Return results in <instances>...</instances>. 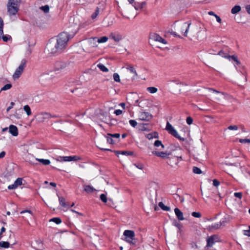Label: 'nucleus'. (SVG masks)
Here are the masks:
<instances>
[{"label":"nucleus","instance_id":"obj_1","mask_svg":"<svg viewBox=\"0 0 250 250\" xmlns=\"http://www.w3.org/2000/svg\"><path fill=\"white\" fill-rule=\"evenodd\" d=\"M71 38L67 32H62L58 36L56 43L54 45L51 44L47 45V48L50 53L56 55L62 52L65 48L67 42Z\"/></svg>","mask_w":250,"mask_h":250},{"label":"nucleus","instance_id":"obj_2","mask_svg":"<svg viewBox=\"0 0 250 250\" xmlns=\"http://www.w3.org/2000/svg\"><path fill=\"white\" fill-rule=\"evenodd\" d=\"M21 0H8L7 4V12L9 16H14L19 11Z\"/></svg>","mask_w":250,"mask_h":250},{"label":"nucleus","instance_id":"obj_3","mask_svg":"<svg viewBox=\"0 0 250 250\" xmlns=\"http://www.w3.org/2000/svg\"><path fill=\"white\" fill-rule=\"evenodd\" d=\"M67 67L66 63H51L50 66V73H55L56 74L63 72Z\"/></svg>","mask_w":250,"mask_h":250},{"label":"nucleus","instance_id":"obj_4","mask_svg":"<svg viewBox=\"0 0 250 250\" xmlns=\"http://www.w3.org/2000/svg\"><path fill=\"white\" fill-rule=\"evenodd\" d=\"M52 73L44 74L40 77V81L43 84L52 85L56 83L52 77Z\"/></svg>","mask_w":250,"mask_h":250},{"label":"nucleus","instance_id":"obj_5","mask_svg":"<svg viewBox=\"0 0 250 250\" xmlns=\"http://www.w3.org/2000/svg\"><path fill=\"white\" fill-rule=\"evenodd\" d=\"M106 139L107 142L109 144H113L114 141L111 137H110L107 135V136H104V138L99 140L97 142V146L101 150L104 151H111L110 149L104 148V145L102 144V142L105 141V139Z\"/></svg>","mask_w":250,"mask_h":250},{"label":"nucleus","instance_id":"obj_6","mask_svg":"<svg viewBox=\"0 0 250 250\" xmlns=\"http://www.w3.org/2000/svg\"><path fill=\"white\" fill-rule=\"evenodd\" d=\"M218 54L223 58H227L229 62L233 61L237 63L240 62L238 60L237 56L235 55H230L224 50H222L218 52Z\"/></svg>","mask_w":250,"mask_h":250},{"label":"nucleus","instance_id":"obj_7","mask_svg":"<svg viewBox=\"0 0 250 250\" xmlns=\"http://www.w3.org/2000/svg\"><path fill=\"white\" fill-rule=\"evenodd\" d=\"M208 90L212 91L216 94L213 96V99L215 101H220L223 96L226 98H227L228 97H231V96H229L227 93L217 91L213 88H209Z\"/></svg>","mask_w":250,"mask_h":250},{"label":"nucleus","instance_id":"obj_8","mask_svg":"<svg viewBox=\"0 0 250 250\" xmlns=\"http://www.w3.org/2000/svg\"><path fill=\"white\" fill-rule=\"evenodd\" d=\"M166 129L170 134L174 136L175 138L178 139L180 140L184 141V138L181 137L178 135L177 131L173 128V127L169 124V122H167Z\"/></svg>","mask_w":250,"mask_h":250},{"label":"nucleus","instance_id":"obj_9","mask_svg":"<svg viewBox=\"0 0 250 250\" xmlns=\"http://www.w3.org/2000/svg\"><path fill=\"white\" fill-rule=\"evenodd\" d=\"M179 159H180L181 160L182 159L181 156H169V157L167 159V163L168 165H170L171 167H174L177 165Z\"/></svg>","mask_w":250,"mask_h":250},{"label":"nucleus","instance_id":"obj_10","mask_svg":"<svg viewBox=\"0 0 250 250\" xmlns=\"http://www.w3.org/2000/svg\"><path fill=\"white\" fill-rule=\"evenodd\" d=\"M124 235L125 236V240L126 242L134 244L132 240L134 239L135 233L132 230H125L124 232Z\"/></svg>","mask_w":250,"mask_h":250},{"label":"nucleus","instance_id":"obj_11","mask_svg":"<svg viewBox=\"0 0 250 250\" xmlns=\"http://www.w3.org/2000/svg\"><path fill=\"white\" fill-rule=\"evenodd\" d=\"M26 66V63H21L20 66L16 69L14 74L13 75L14 80L18 79L23 71Z\"/></svg>","mask_w":250,"mask_h":250},{"label":"nucleus","instance_id":"obj_12","mask_svg":"<svg viewBox=\"0 0 250 250\" xmlns=\"http://www.w3.org/2000/svg\"><path fill=\"white\" fill-rule=\"evenodd\" d=\"M191 24V21L184 22L181 26V32L183 33L184 37H187L189 27Z\"/></svg>","mask_w":250,"mask_h":250},{"label":"nucleus","instance_id":"obj_13","mask_svg":"<svg viewBox=\"0 0 250 250\" xmlns=\"http://www.w3.org/2000/svg\"><path fill=\"white\" fill-rule=\"evenodd\" d=\"M207 241V246L208 247H211L215 242L219 241V237L217 235H213L209 237Z\"/></svg>","mask_w":250,"mask_h":250},{"label":"nucleus","instance_id":"obj_14","mask_svg":"<svg viewBox=\"0 0 250 250\" xmlns=\"http://www.w3.org/2000/svg\"><path fill=\"white\" fill-rule=\"evenodd\" d=\"M152 117V115L147 112H141L139 114V120L149 121Z\"/></svg>","mask_w":250,"mask_h":250},{"label":"nucleus","instance_id":"obj_15","mask_svg":"<svg viewBox=\"0 0 250 250\" xmlns=\"http://www.w3.org/2000/svg\"><path fill=\"white\" fill-rule=\"evenodd\" d=\"M234 66H235L236 69L238 71L240 72L243 75H245V82H246L247 81V78L246 76V75L247 74V72H246V68H245V66L242 65V63H235Z\"/></svg>","mask_w":250,"mask_h":250},{"label":"nucleus","instance_id":"obj_16","mask_svg":"<svg viewBox=\"0 0 250 250\" xmlns=\"http://www.w3.org/2000/svg\"><path fill=\"white\" fill-rule=\"evenodd\" d=\"M152 154L155 155L156 156L161 157L163 159H168L169 156L170 154L167 153L166 152H159L156 151H152Z\"/></svg>","mask_w":250,"mask_h":250},{"label":"nucleus","instance_id":"obj_17","mask_svg":"<svg viewBox=\"0 0 250 250\" xmlns=\"http://www.w3.org/2000/svg\"><path fill=\"white\" fill-rule=\"evenodd\" d=\"M108 40V38L106 36H103L100 38H98L97 37L90 38L89 39V41L92 42H96L98 43H104L106 42Z\"/></svg>","mask_w":250,"mask_h":250},{"label":"nucleus","instance_id":"obj_18","mask_svg":"<svg viewBox=\"0 0 250 250\" xmlns=\"http://www.w3.org/2000/svg\"><path fill=\"white\" fill-rule=\"evenodd\" d=\"M51 118V114L47 112H42L39 115V119L42 122H45Z\"/></svg>","mask_w":250,"mask_h":250},{"label":"nucleus","instance_id":"obj_19","mask_svg":"<svg viewBox=\"0 0 250 250\" xmlns=\"http://www.w3.org/2000/svg\"><path fill=\"white\" fill-rule=\"evenodd\" d=\"M152 38L155 41L159 42L161 43H163V44H167V42L163 39L162 37H161L159 35L157 34H154Z\"/></svg>","mask_w":250,"mask_h":250},{"label":"nucleus","instance_id":"obj_20","mask_svg":"<svg viewBox=\"0 0 250 250\" xmlns=\"http://www.w3.org/2000/svg\"><path fill=\"white\" fill-rule=\"evenodd\" d=\"M174 212L177 219L180 221L184 220L183 212L177 208L174 209Z\"/></svg>","mask_w":250,"mask_h":250},{"label":"nucleus","instance_id":"obj_21","mask_svg":"<svg viewBox=\"0 0 250 250\" xmlns=\"http://www.w3.org/2000/svg\"><path fill=\"white\" fill-rule=\"evenodd\" d=\"M9 132L14 136H17L18 135V129L16 126L10 125L9 126Z\"/></svg>","mask_w":250,"mask_h":250},{"label":"nucleus","instance_id":"obj_22","mask_svg":"<svg viewBox=\"0 0 250 250\" xmlns=\"http://www.w3.org/2000/svg\"><path fill=\"white\" fill-rule=\"evenodd\" d=\"M114 152L117 156H118L119 154H121L126 156L132 155L133 154V151H114Z\"/></svg>","mask_w":250,"mask_h":250},{"label":"nucleus","instance_id":"obj_23","mask_svg":"<svg viewBox=\"0 0 250 250\" xmlns=\"http://www.w3.org/2000/svg\"><path fill=\"white\" fill-rule=\"evenodd\" d=\"M84 190L88 193H90L95 191L96 189L89 185L84 186Z\"/></svg>","mask_w":250,"mask_h":250},{"label":"nucleus","instance_id":"obj_24","mask_svg":"<svg viewBox=\"0 0 250 250\" xmlns=\"http://www.w3.org/2000/svg\"><path fill=\"white\" fill-rule=\"evenodd\" d=\"M241 9V6L239 5H235L231 10L232 14H235L238 13Z\"/></svg>","mask_w":250,"mask_h":250},{"label":"nucleus","instance_id":"obj_25","mask_svg":"<svg viewBox=\"0 0 250 250\" xmlns=\"http://www.w3.org/2000/svg\"><path fill=\"white\" fill-rule=\"evenodd\" d=\"M59 200L60 204L62 207H67L68 206V205H67L65 203V200L64 198H63V197H59Z\"/></svg>","mask_w":250,"mask_h":250},{"label":"nucleus","instance_id":"obj_26","mask_svg":"<svg viewBox=\"0 0 250 250\" xmlns=\"http://www.w3.org/2000/svg\"><path fill=\"white\" fill-rule=\"evenodd\" d=\"M146 138L150 140L153 138H157L158 137V134L156 132H154L153 133H149L146 135Z\"/></svg>","mask_w":250,"mask_h":250},{"label":"nucleus","instance_id":"obj_27","mask_svg":"<svg viewBox=\"0 0 250 250\" xmlns=\"http://www.w3.org/2000/svg\"><path fill=\"white\" fill-rule=\"evenodd\" d=\"M222 223L220 222L219 223H216L211 226H209L208 227L210 230L217 229L220 227Z\"/></svg>","mask_w":250,"mask_h":250},{"label":"nucleus","instance_id":"obj_28","mask_svg":"<svg viewBox=\"0 0 250 250\" xmlns=\"http://www.w3.org/2000/svg\"><path fill=\"white\" fill-rule=\"evenodd\" d=\"M158 205L164 210L169 211L170 210V207L165 206L162 202H159Z\"/></svg>","mask_w":250,"mask_h":250},{"label":"nucleus","instance_id":"obj_29","mask_svg":"<svg viewBox=\"0 0 250 250\" xmlns=\"http://www.w3.org/2000/svg\"><path fill=\"white\" fill-rule=\"evenodd\" d=\"M36 160L45 166L49 165L50 163V161L47 159L36 158Z\"/></svg>","mask_w":250,"mask_h":250},{"label":"nucleus","instance_id":"obj_30","mask_svg":"<svg viewBox=\"0 0 250 250\" xmlns=\"http://www.w3.org/2000/svg\"><path fill=\"white\" fill-rule=\"evenodd\" d=\"M132 5L136 10H138L139 9H142V6L141 5V4L140 2H134L132 4Z\"/></svg>","mask_w":250,"mask_h":250},{"label":"nucleus","instance_id":"obj_31","mask_svg":"<svg viewBox=\"0 0 250 250\" xmlns=\"http://www.w3.org/2000/svg\"><path fill=\"white\" fill-rule=\"evenodd\" d=\"M1 39L4 42H7L9 40H12V37L9 35H2Z\"/></svg>","mask_w":250,"mask_h":250},{"label":"nucleus","instance_id":"obj_32","mask_svg":"<svg viewBox=\"0 0 250 250\" xmlns=\"http://www.w3.org/2000/svg\"><path fill=\"white\" fill-rule=\"evenodd\" d=\"M10 246V244L8 242L1 241L0 242V247L3 248H8Z\"/></svg>","mask_w":250,"mask_h":250},{"label":"nucleus","instance_id":"obj_33","mask_svg":"<svg viewBox=\"0 0 250 250\" xmlns=\"http://www.w3.org/2000/svg\"><path fill=\"white\" fill-rule=\"evenodd\" d=\"M147 90L150 93H155L157 92L158 89L155 87H148L147 88Z\"/></svg>","mask_w":250,"mask_h":250},{"label":"nucleus","instance_id":"obj_34","mask_svg":"<svg viewBox=\"0 0 250 250\" xmlns=\"http://www.w3.org/2000/svg\"><path fill=\"white\" fill-rule=\"evenodd\" d=\"M23 109L24 111L26 112L28 116H29L31 114V111L30 107L29 105H26L23 107Z\"/></svg>","mask_w":250,"mask_h":250},{"label":"nucleus","instance_id":"obj_35","mask_svg":"<svg viewBox=\"0 0 250 250\" xmlns=\"http://www.w3.org/2000/svg\"><path fill=\"white\" fill-rule=\"evenodd\" d=\"M97 66L103 72H107L108 69L103 64L99 63Z\"/></svg>","mask_w":250,"mask_h":250},{"label":"nucleus","instance_id":"obj_36","mask_svg":"<svg viewBox=\"0 0 250 250\" xmlns=\"http://www.w3.org/2000/svg\"><path fill=\"white\" fill-rule=\"evenodd\" d=\"M99 13V8L98 7H97L96 9L95 10V11L91 15V18L92 19H95L97 17V16L98 15Z\"/></svg>","mask_w":250,"mask_h":250},{"label":"nucleus","instance_id":"obj_37","mask_svg":"<svg viewBox=\"0 0 250 250\" xmlns=\"http://www.w3.org/2000/svg\"><path fill=\"white\" fill-rule=\"evenodd\" d=\"M154 145L155 146L159 147L161 146L162 148H164V146L162 144V142L160 140H156L155 141Z\"/></svg>","mask_w":250,"mask_h":250},{"label":"nucleus","instance_id":"obj_38","mask_svg":"<svg viewBox=\"0 0 250 250\" xmlns=\"http://www.w3.org/2000/svg\"><path fill=\"white\" fill-rule=\"evenodd\" d=\"M192 170L193 172L195 174H199L202 173V170L196 167H193Z\"/></svg>","mask_w":250,"mask_h":250},{"label":"nucleus","instance_id":"obj_39","mask_svg":"<svg viewBox=\"0 0 250 250\" xmlns=\"http://www.w3.org/2000/svg\"><path fill=\"white\" fill-rule=\"evenodd\" d=\"M118 192V190L116 188L112 187V189L109 191V193L112 196H114V194Z\"/></svg>","mask_w":250,"mask_h":250},{"label":"nucleus","instance_id":"obj_40","mask_svg":"<svg viewBox=\"0 0 250 250\" xmlns=\"http://www.w3.org/2000/svg\"><path fill=\"white\" fill-rule=\"evenodd\" d=\"M50 221H52L56 223L57 224H59L61 223L62 221L60 218L56 217L52 218L50 220Z\"/></svg>","mask_w":250,"mask_h":250},{"label":"nucleus","instance_id":"obj_41","mask_svg":"<svg viewBox=\"0 0 250 250\" xmlns=\"http://www.w3.org/2000/svg\"><path fill=\"white\" fill-rule=\"evenodd\" d=\"M41 9L44 12L48 13L49 11V7L48 5L42 6L41 7Z\"/></svg>","mask_w":250,"mask_h":250},{"label":"nucleus","instance_id":"obj_42","mask_svg":"<svg viewBox=\"0 0 250 250\" xmlns=\"http://www.w3.org/2000/svg\"><path fill=\"white\" fill-rule=\"evenodd\" d=\"M112 38L116 42H119L122 39V37L120 35L115 36L112 35Z\"/></svg>","mask_w":250,"mask_h":250},{"label":"nucleus","instance_id":"obj_43","mask_svg":"<svg viewBox=\"0 0 250 250\" xmlns=\"http://www.w3.org/2000/svg\"><path fill=\"white\" fill-rule=\"evenodd\" d=\"M15 184V186L17 187L18 186H20L22 185V179L21 178H18L14 182Z\"/></svg>","mask_w":250,"mask_h":250},{"label":"nucleus","instance_id":"obj_44","mask_svg":"<svg viewBox=\"0 0 250 250\" xmlns=\"http://www.w3.org/2000/svg\"><path fill=\"white\" fill-rule=\"evenodd\" d=\"M11 87L12 85L11 84H6L1 88L0 91L9 89L11 88Z\"/></svg>","mask_w":250,"mask_h":250},{"label":"nucleus","instance_id":"obj_45","mask_svg":"<svg viewBox=\"0 0 250 250\" xmlns=\"http://www.w3.org/2000/svg\"><path fill=\"white\" fill-rule=\"evenodd\" d=\"M113 79L114 81L116 82H120V76L118 75V74L115 73L113 74Z\"/></svg>","mask_w":250,"mask_h":250},{"label":"nucleus","instance_id":"obj_46","mask_svg":"<svg viewBox=\"0 0 250 250\" xmlns=\"http://www.w3.org/2000/svg\"><path fill=\"white\" fill-rule=\"evenodd\" d=\"M100 199L104 203H106L107 202V197L104 194H102L100 195Z\"/></svg>","mask_w":250,"mask_h":250},{"label":"nucleus","instance_id":"obj_47","mask_svg":"<svg viewBox=\"0 0 250 250\" xmlns=\"http://www.w3.org/2000/svg\"><path fill=\"white\" fill-rule=\"evenodd\" d=\"M107 135L111 137L112 138H119L120 136V134L119 133H115V134H111L108 133Z\"/></svg>","mask_w":250,"mask_h":250},{"label":"nucleus","instance_id":"obj_48","mask_svg":"<svg viewBox=\"0 0 250 250\" xmlns=\"http://www.w3.org/2000/svg\"><path fill=\"white\" fill-rule=\"evenodd\" d=\"M191 215L192 216L196 218H200L201 217V214L199 212H193Z\"/></svg>","mask_w":250,"mask_h":250},{"label":"nucleus","instance_id":"obj_49","mask_svg":"<svg viewBox=\"0 0 250 250\" xmlns=\"http://www.w3.org/2000/svg\"><path fill=\"white\" fill-rule=\"evenodd\" d=\"M238 128V126L236 125H231L228 126V129L229 130H236Z\"/></svg>","mask_w":250,"mask_h":250},{"label":"nucleus","instance_id":"obj_50","mask_svg":"<svg viewBox=\"0 0 250 250\" xmlns=\"http://www.w3.org/2000/svg\"><path fill=\"white\" fill-rule=\"evenodd\" d=\"M129 123L130 125L134 127H135L137 125V123L136 122V121L133 120H129Z\"/></svg>","mask_w":250,"mask_h":250},{"label":"nucleus","instance_id":"obj_51","mask_svg":"<svg viewBox=\"0 0 250 250\" xmlns=\"http://www.w3.org/2000/svg\"><path fill=\"white\" fill-rule=\"evenodd\" d=\"M249 229L244 230V234L246 236L250 237V226L248 227Z\"/></svg>","mask_w":250,"mask_h":250},{"label":"nucleus","instance_id":"obj_52","mask_svg":"<svg viewBox=\"0 0 250 250\" xmlns=\"http://www.w3.org/2000/svg\"><path fill=\"white\" fill-rule=\"evenodd\" d=\"M61 159L63 161H71L70 159H71V156H64L61 157Z\"/></svg>","mask_w":250,"mask_h":250},{"label":"nucleus","instance_id":"obj_53","mask_svg":"<svg viewBox=\"0 0 250 250\" xmlns=\"http://www.w3.org/2000/svg\"><path fill=\"white\" fill-rule=\"evenodd\" d=\"M239 142L241 143H250V139H239Z\"/></svg>","mask_w":250,"mask_h":250},{"label":"nucleus","instance_id":"obj_54","mask_svg":"<svg viewBox=\"0 0 250 250\" xmlns=\"http://www.w3.org/2000/svg\"><path fill=\"white\" fill-rule=\"evenodd\" d=\"M187 123L188 125H191L193 122V119L190 117H188L186 119Z\"/></svg>","mask_w":250,"mask_h":250},{"label":"nucleus","instance_id":"obj_55","mask_svg":"<svg viewBox=\"0 0 250 250\" xmlns=\"http://www.w3.org/2000/svg\"><path fill=\"white\" fill-rule=\"evenodd\" d=\"M107 205L111 207H113L114 205L113 200L110 198H108V202L107 203Z\"/></svg>","mask_w":250,"mask_h":250},{"label":"nucleus","instance_id":"obj_56","mask_svg":"<svg viewBox=\"0 0 250 250\" xmlns=\"http://www.w3.org/2000/svg\"><path fill=\"white\" fill-rule=\"evenodd\" d=\"M127 68L128 69V70H129V71L131 72L134 73L135 76L137 75L135 69L133 67L129 66V67H127Z\"/></svg>","mask_w":250,"mask_h":250},{"label":"nucleus","instance_id":"obj_57","mask_svg":"<svg viewBox=\"0 0 250 250\" xmlns=\"http://www.w3.org/2000/svg\"><path fill=\"white\" fill-rule=\"evenodd\" d=\"M235 197L241 199L242 197V193L241 192H235L234 193Z\"/></svg>","mask_w":250,"mask_h":250},{"label":"nucleus","instance_id":"obj_58","mask_svg":"<svg viewBox=\"0 0 250 250\" xmlns=\"http://www.w3.org/2000/svg\"><path fill=\"white\" fill-rule=\"evenodd\" d=\"M219 184H220V183L217 180L214 179L213 180V185L214 186L217 187L219 185Z\"/></svg>","mask_w":250,"mask_h":250},{"label":"nucleus","instance_id":"obj_59","mask_svg":"<svg viewBox=\"0 0 250 250\" xmlns=\"http://www.w3.org/2000/svg\"><path fill=\"white\" fill-rule=\"evenodd\" d=\"M17 188V187L16 186H15V183H14L12 185H9L8 187V188L9 189H13L16 188Z\"/></svg>","mask_w":250,"mask_h":250},{"label":"nucleus","instance_id":"obj_60","mask_svg":"<svg viewBox=\"0 0 250 250\" xmlns=\"http://www.w3.org/2000/svg\"><path fill=\"white\" fill-rule=\"evenodd\" d=\"M170 34H171V35H172L174 37H178V38H182V37H181V36H180V35H178V34H177L176 32H173V31H172V32H170Z\"/></svg>","mask_w":250,"mask_h":250},{"label":"nucleus","instance_id":"obj_61","mask_svg":"<svg viewBox=\"0 0 250 250\" xmlns=\"http://www.w3.org/2000/svg\"><path fill=\"white\" fill-rule=\"evenodd\" d=\"M138 168L142 169L144 167V166L142 164H135L134 165Z\"/></svg>","mask_w":250,"mask_h":250},{"label":"nucleus","instance_id":"obj_62","mask_svg":"<svg viewBox=\"0 0 250 250\" xmlns=\"http://www.w3.org/2000/svg\"><path fill=\"white\" fill-rule=\"evenodd\" d=\"M15 104V103L13 102H11L10 103V106H9L7 108V111L8 112L11 109H12L13 108V105Z\"/></svg>","mask_w":250,"mask_h":250},{"label":"nucleus","instance_id":"obj_63","mask_svg":"<svg viewBox=\"0 0 250 250\" xmlns=\"http://www.w3.org/2000/svg\"><path fill=\"white\" fill-rule=\"evenodd\" d=\"M114 113L116 115H120V114H121L122 113V111L121 110H120V109L116 110L114 111Z\"/></svg>","mask_w":250,"mask_h":250},{"label":"nucleus","instance_id":"obj_64","mask_svg":"<svg viewBox=\"0 0 250 250\" xmlns=\"http://www.w3.org/2000/svg\"><path fill=\"white\" fill-rule=\"evenodd\" d=\"M246 10L247 12L250 14V5H247L246 6Z\"/></svg>","mask_w":250,"mask_h":250}]
</instances>
